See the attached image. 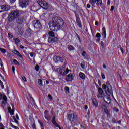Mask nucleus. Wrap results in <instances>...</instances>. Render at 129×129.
Masks as SVG:
<instances>
[{
	"label": "nucleus",
	"mask_w": 129,
	"mask_h": 129,
	"mask_svg": "<svg viewBox=\"0 0 129 129\" xmlns=\"http://www.w3.org/2000/svg\"><path fill=\"white\" fill-rule=\"evenodd\" d=\"M100 45L102 48H104V42L103 41H101Z\"/></svg>",
	"instance_id": "ea45409f"
},
{
	"label": "nucleus",
	"mask_w": 129,
	"mask_h": 129,
	"mask_svg": "<svg viewBox=\"0 0 129 129\" xmlns=\"http://www.w3.org/2000/svg\"><path fill=\"white\" fill-rule=\"evenodd\" d=\"M40 124L41 127H44V124H43V123L40 122Z\"/></svg>",
	"instance_id": "e2e57ef3"
},
{
	"label": "nucleus",
	"mask_w": 129,
	"mask_h": 129,
	"mask_svg": "<svg viewBox=\"0 0 129 129\" xmlns=\"http://www.w3.org/2000/svg\"><path fill=\"white\" fill-rule=\"evenodd\" d=\"M65 90L68 92V93H69V87L68 86L65 87Z\"/></svg>",
	"instance_id": "e433bc0d"
},
{
	"label": "nucleus",
	"mask_w": 129,
	"mask_h": 129,
	"mask_svg": "<svg viewBox=\"0 0 129 129\" xmlns=\"http://www.w3.org/2000/svg\"><path fill=\"white\" fill-rule=\"evenodd\" d=\"M91 7V6L90 5V4H87V7L88 8V9H90V8Z\"/></svg>",
	"instance_id": "13d9d810"
},
{
	"label": "nucleus",
	"mask_w": 129,
	"mask_h": 129,
	"mask_svg": "<svg viewBox=\"0 0 129 129\" xmlns=\"http://www.w3.org/2000/svg\"><path fill=\"white\" fill-rule=\"evenodd\" d=\"M13 53H14V54H15V55H18L19 54V51H18L17 50H13Z\"/></svg>",
	"instance_id": "4c0bfd02"
},
{
	"label": "nucleus",
	"mask_w": 129,
	"mask_h": 129,
	"mask_svg": "<svg viewBox=\"0 0 129 129\" xmlns=\"http://www.w3.org/2000/svg\"><path fill=\"white\" fill-rule=\"evenodd\" d=\"M51 31H58L64 26V20L58 16L52 17V21L48 23Z\"/></svg>",
	"instance_id": "f257e3e1"
},
{
	"label": "nucleus",
	"mask_w": 129,
	"mask_h": 129,
	"mask_svg": "<svg viewBox=\"0 0 129 129\" xmlns=\"http://www.w3.org/2000/svg\"><path fill=\"white\" fill-rule=\"evenodd\" d=\"M102 88L103 89H106L107 88V86L105 84L102 85Z\"/></svg>",
	"instance_id": "c9c22d12"
},
{
	"label": "nucleus",
	"mask_w": 129,
	"mask_h": 129,
	"mask_svg": "<svg viewBox=\"0 0 129 129\" xmlns=\"http://www.w3.org/2000/svg\"><path fill=\"white\" fill-rule=\"evenodd\" d=\"M10 9H11V8L8 5H3L2 6H0V13L6 12L7 11H10Z\"/></svg>",
	"instance_id": "1a4fd4ad"
},
{
	"label": "nucleus",
	"mask_w": 129,
	"mask_h": 129,
	"mask_svg": "<svg viewBox=\"0 0 129 129\" xmlns=\"http://www.w3.org/2000/svg\"><path fill=\"white\" fill-rule=\"evenodd\" d=\"M2 127H4V125H3L2 123H0V128Z\"/></svg>",
	"instance_id": "774afa93"
},
{
	"label": "nucleus",
	"mask_w": 129,
	"mask_h": 129,
	"mask_svg": "<svg viewBox=\"0 0 129 129\" xmlns=\"http://www.w3.org/2000/svg\"><path fill=\"white\" fill-rule=\"evenodd\" d=\"M14 40H15L16 44L20 43V39H19V38H15Z\"/></svg>",
	"instance_id": "2f4dec72"
},
{
	"label": "nucleus",
	"mask_w": 129,
	"mask_h": 129,
	"mask_svg": "<svg viewBox=\"0 0 129 129\" xmlns=\"http://www.w3.org/2000/svg\"><path fill=\"white\" fill-rule=\"evenodd\" d=\"M13 62L15 65H20V63L16 59H14Z\"/></svg>",
	"instance_id": "7c9ffc66"
},
{
	"label": "nucleus",
	"mask_w": 129,
	"mask_h": 129,
	"mask_svg": "<svg viewBox=\"0 0 129 129\" xmlns=\"http://www.w3.org/2000/svg\"><path fill=\"white\" fill-rule=\"evenodd\" d=\"M89 3L92 5V6H94L95 4L98 7L103 5V3H102V0H89Z\"/></svg>",
	"instance_id": "20e7f679"
},
{
	"label": "nucleus",
	"mask_w": 129,
	"mask_h": 129,
	"mask_svg": "<svg viewBox=\"0 0 129 129\" xmlns=\"http://www.w3.org/2000/svg\"><path fill=\"white\" fill-rule=\"evenodd\" d=\"M68 49L69 51H73V50H74V47L71 45H69L68 46Z\"/></svg>",
	"instance_id": "cd10ccee"
},
{
	"label": "nucleus",
	"mask_w": 129,
	"mask_h": 129,
	"mask_svg": "<svg viewBox=\"0 0 129 129\" xmlns=\"http://www.w3.org/2000/svg\"><path fill=\"white\" fill-rule=\"evenodd\" d=\"M66 64H64L61 67V68L58 69H59V72L60 74H61V75L65 76L66 75V74H68V73L69 72V71L71 72V70L68 69V68H67L66 69Z\"/></svg>",
	"instance_id": "7ed1b4c3"
},
{
	"label": "nucleus",
	"mask_w": 129,
	"mask_h": 129,
	"mask_svg": "<svg viewBox=\"0 0 129 129\" xmlns=\"http://www.w3.org/2000/svg\"><path fill=\"white\" fill-rule=\"evenodd\" d=\"M16 22L18 25H22V24L25 22V18L24 17H18L16 20Z\"/></svg>",
	"instance_id": "f8f14e48"
},
{
	"label": "nucleus",
	"mask_w": 129,
	"mask_h": 129,
	"mask_svg": "<svg viewBox=\"0 0 129 129\" xmlns=\"http://www.w3.org/2000/svg\"><path fill=\"white\" fill-rule=\"evenodd\" d=\"M38 4L41 8L45 10H47L49 8V4L46 1L39 0L38 1Z\"/></svg>",
	"instance_id": "39448f33"
},
{
	"label": "nucleus",
	"mask_w": 129,
	"mask_h": 129,
	"mask_svg": "<svg viewBox=\"0 0 129 129\" xmlns=\"http://www.w3.org/2000/svg\"><path fill=\"white\" fill-rule=\"evenodd\" d=\"M98 95L97 96L98 98H101V97H103V90L101 88H98Z\"/></svg>",
	"instance_id": "dca6fc26"
},
{
	"label": "nucleus",
	"mask_w": 129,
	"mask_h": 129,
	"mask_svg": "<svg viewBox=\"0 0 129 129\" xmlns=\"http://www.w3.org/2000/svg\"><path fill=\"white\" fill-rule=\"evenodd\" d=\"M1 88L2 89H4V88H5V87L4 86V84H3V82H2V83H0Z\"/></svg>",
	"instance_id": "de8ad7c7"
},
{
	"label": "nucleus",
	"mask_w": 129,
	"mask_h": 129,
	"mask_svg": "<svg viewBox=\"0 0 129 129\" xmlns=\"http://www.w3.org/2000/svg\"><path fill=\"white\" fill-rule=\"evenodd\" d=\"M0 65L1 68H3V70H4V64H3V61H2V60H0Z\"/></svg>",
	"instance_id": "a19ab883"
},
{
	"label": "nucleus",
	"mask_w": 129,
	"mask_h": 129,
	"mask_svg": "<svg viewBox=\"0 0 129 129\" xmlns=\"http://www.w3.org/2000/svg\"><path fill=\"white\" fill-rule=\"evenodd\" d=\"M10 125L12 126V127H13L14 129H19V127L13 125V124L12 123H10Z\"/></svg>",
	"instance_id": "72a5a7b5"
},
{
	"label": "nucleus",
	"mask_w": 129,
	"mask_h": 129,
	"mask_svg": "<svg viewBox=\"0 0 129 129\" xmlns=\"http://www.w3.org/2000/svg\"><path fill=\"white\" fill-rule=\"evenodd\" d=\"M32 127L33 129H36V124H32Z\"/></svg>",
	"instance_id": "864d4df0"
},
{
	"label": "nucleus",
	"mask_w": 129,
	"mask_h": 129,
	"mask_svg": "<svg viewBox=\"0 0 129 129\" xmlns=\"http://www.w3.org/2000/svg\"><path fill=\"white\" fill-rule=\"evenodd\" d=\"M22 79L23 81H25V82H27V78H26L25 77H22Z\"/></svg>",
	"instance_id": "3c124183"
},
{
	"label": "nucleus",
	"mask_w": 129,
	"mask_h": 129,
	"mask_svg": "<svg viewBox=\"0 0 129 129\" xmlns=\"http://www.w3.org/2000/svg\"><path fill=\"white\" fill-rule=\"evenodd\" d=\"M0 78L2 79L3 81H6V80H5V77L3 76L1 74H0Z\"/></svg>",
	"instance_id": "37998d69"
},
{
	"label": "nucleus",
	"mask_w": 129,
	"mask_h": 129,
	"mask_svg": "<svg viewBox=\"0 0 129 129\" xmlns=\"http://www.w3.org/2000/svg\"><path fill=\"white\" fill-rule=\"evenodd\" d=\"M54 60L55 63H59V62H63L64 59L61 57L55 56L54 57Z\"/></svg>",
	"instance_id": "f3484780"
},
{
	"label": "nucleus",
	"mask_w": 129,
	"mask_h": 129,
	"mask_svg": "<svg viewBox=\"0 0 129 129\" xmlns=\"http://www.w3.org/2000/svg\"><path fill=\"white\" fill-rule=\"evenodd\" d=\"M99 85H100L101 84V82H100V80L98 79V80Z\"/></svg>",
	"instance_id": "69168bd1"
},
{
	"label": "nucleus",
	"mask_w": 129,
	"mask_h": 129,
	"mask_svg": "<svg viewBox=\"0 0 129 129\" xmlns=\"http://www.w3.org/2000/svg\"><path fill=\"white\" fill-rule=\"evenodd\" d=\"M102 36L104 39L106 38V29H105V27H103L102 28Z\"/></svg>",
	"instance_id": "4be33fe9"
},
{
	"label": "nucleus",
	"mask_w": 129,
	"mask_h": 129,
	"mask_svg": "<svg viewBox=\"0 0 129 129\" xmlns=\"http://www.w3.org/2000/svg\"><path fill=\"white\" fill-rule=\"evenodd\" d=\"M79 77L81 78V79H85V74L82 72H80L79 74Z\"/></svg>",
	"instance_id": "b1692460"
},
{
	"label": "nucleus",
	"mask_w": 129,
	"mask_h": 129,
	"mask_svg": "<svg viewBox=\"0 0 129 129\" xmlns=\"http://www.w3.org/2000/svg\"><path fill=\"white\" fill-rule=\"evenodd\" d=\"M90 115V111L88 110V112H87V116H86V117H89V115Z\"/></svg>",
	"instance_id": "8fccbe9b"
},
{
	"label": "nucleus",
	"mask_w": 129,
	"mask_h": 129,
	"mask_svg": "<svg viewBox=\"0 0 129 129\" xmlns=\"http://www.w3.org/2000/svg\"><path fill=\"white\" fill-rule=\"evenodd\" d=\"M58 41H59V39L56 36L48 38V43H50V44L56 43V42H58Z\"/></svg>",
	"instance_id": "ddd939ff"
},
{
	"label": "nucleus",
	"mask_w": 129,
	"mask_h": 129,
	"mask_svg": "<svg viewBox=\"0 0 129 129\" xmlns=\"http://www.w3.org/2000/svg\"><path fill=\"white\" fill-rule=\"evenodd\" d=\"M76 36L78 38L79 42H81V40H80V37H79V35H78V34L76 33Z\"/></svg>",
	"instance_id": "58836bf2"
},
{
	"label": "nucleus",
	"mask_w": 129,
	"mask_h": 129,
	"mask_svg": "<svg viewBox=\"0 0 129 129\" xmlns=\"http://www.w3.org/2000/svg\"><path fill=\"white\" fill-rule=\"evenodd\" d=\"M68 119L69 121H71V122H73V121L76 119V116H75V115L73 113L69 114L68 115Z\"/></svg>",
	"instance_id": "9b49d317"
},
{
	"label": "nucleus",
	"mask_w": 129,
	"mask_h": 129,
	"mask_svg": "<svg viewBox=\"0 0 129 129\" xmlns=\"http://www.w3.org/2000/svg\"><path fill=\"white\" fill-rule=\"evenodd\" d=\"M114 109L116 112H118V111H119L117 108H115Z\"/></svg>",
	"instance_id": "6e6d98bb"
},
{
	"label": "nucleus",
	"mask_w": 129,
	"mask_h": 129,
	"mask_svg": "<svg viewBox=\"0 0 129 129\" xmlns=\"http://www.w3.org/2000/svg\"><path fill=\"white\" fill-rule=\"evenodd\" d=\"M66 79L67 82H69V81H72V80H73V75L72 74L70 73L67 75Z\"/></svg>",
	"instance_id": "a211bd4d"
},
{
	"label": "nucleus",
	"mask_w": 129,
	"mask_h": 129,
	"mask_svg": "<svg viewBox=\"0 0 129 129\" xmlns=\"http://www.w3.org/2000/svg\"><path fill=\"white\" fill-rule=\"evenodd\" d=\"M38 82L40 85H43V81L41 79H39L38 80Z\"/></svg>",
	"instance_id": "c756f323"
},
{
	"label": "nucleus",
	"mask_w": 129,
	"mask_h": 129,
	"mask_svg": "<svg viewBox=\"0 0 129 129\" xmlns=\"http://www.w3.org/2000/svg\"><path fill=\"white\" fill-rule=\"evenodd\" d=\"M19 5L21 8H26L29 5V0H19Z\"/></svg>",
	"instance_id": "423d86ee"
},
{
	"label": "nucleus",
	"mask_w": 129,
	"mask_h": 129,
	"mask_svg": "<svg viewBox=\"0 0 129 129\" xmlns=\"http://www.w3.org/2000/svg\"><path fill=\"white\" fill-rule=\"evenodd\" d=\"M20 49H24V48H25V47H24V46H23V45H20Z\"/></svg>",
	"instance_id": "338daca9"
},
{
	"label": "nucleus",
	"mask_w": 129,
	"mask_h": 129,
	"mask_svg": "<svg viewBox=\"0 0 129 129\" xmlns=\"http://www.w3.org/2000/svg\"><path fill=\"white\" fill-rule=\"evenodd\" d=\"M48 97L50 100H52V99H53V98H52V96L51 95L48 94Z\"/></svg>",
	"instance_id": "09e8293b"
},
{
	"label": "nucleus",
	"mask_w": 129,
	"mask_h": 129,
	"mask_svg": "<svg viewBox=\"0 0 129 129\" xmlns=\"http://www.w3.org/2000/svg\"><path fill=\"white\" fill-rule=\"evenodd\" d=\"M48 35H49V36H50L49 37H55V33H54V32H53V31H49L48 32Z\"/></svg>",
	"instance_id": "bb28decb"
},
{
	"label": "nucleus",
	"mask_w": 129,
	"mask_h": 129,
	"mask_svg": "<svg viewBox=\"0 0 129 129\" xmlns=\"http://www.w3.org/2000/svg\"><path fill=\"white\" fill-rule=\"evenodd\" d=\"M101 76H102V78L103 79H105V75H104V74L102 73V74H101Z\"/></svg>",
	"instance_id": "a18cd8bd"
},
{
	"label": "nucleus",
	"mask_w": 129,
	"mask_h": 129,
	"mask_svg": "<svg viewBox=\"0 0 129 129\" xmlns=\"http://www.w3.org/2000/svg\"><path fill=\"white\" fill-rule=\"evenodd\" d=\"M39 69H40V67H39V65L37 64L35 66V70H36V71H39Z\"/></svg>",
	"instance_id": "f704fd0d"
},
{
	"label": "nucleus",
	"mask_w": 129,
	"mask_h": 129,
	"mask_svg": "<svg viewBox=\"0 0 129 129\" xmlns=\"http://www.w3.org/2000/svg\"><path fill=\"white\" fill-rule=\"evenodd\" d=\"M96 37L97 39H96V42L97 43H99L100 42V38H101V34L100 33H97L96 34Z\"/></svg>",
	"instance_id": "412c9836"
},
{
	"label": "nucleus",
	"mask_w": 129,
	"mask_h": 129,
	"mask_svg": "<svg viewBox=\"0 0 129 129\" xmlns=\"http://www.w3.org/2000/svg\"><path fill=\"white\" fill-rule=\"evenodd\" d=\"M120 50H121L122 54H124V51L123 50V48H120Z\"/></svg>",
	"instance_id": "bf43d9fd"
},
{
	"label": "nucleus",
	"mask_w": 129,
	"mask_h": 129,
	"mask_svg": "<svg viewBox=\"0 0 129 129\" xmlns=\"http://www.w3.org/2000/svg\"><path fill=\"white\" fill-rule=\"evenodd\" d=\"M81 68H82L83 69H84V68H85V63L82 62V63L81 64Z\"/></svg>",
	"instance_id": "473e14b6"
},
{
	"label": "nucleus",
	"mask_w": 129,
	"mask_h": 129,
	"mask_svg": "<svg viewBox=\"0 0 129 129\" xmlns=\"http://www.w3.org/2000/svg\"><path fill=\"white\" fill-rule=\"evenodd\" d=\"M30 97V99H31V100H32V103L33 104H35V100H34V99L33 98V97Z\"/></svg>",
	"instance_id": "c03bdc74"
},
{
	"label": "nucleus",
	"mask_w": 129,
	"mask_h": 129,
	"mask_svg": "<svg viewBox=\"0 0 129 129\" xmlns=\"http://www.w3.org/2000/svg\"><path fill=\"white\" fill-rule=\"evenodd\" d=\"M3 101H2V104H4L5 103H7V96H4L3 97Z\"/></svg>",
	"instance_id": "a878e982"
},
{
	"label": "nucleus",
	"mask_w": 129,
	"mask_h": 129,
	"mask_svg": "<svg viewBox=\"0 0 129 129\" xmlns=\"http://www.w3.org/2000/svg\"><path fill=\"white\" fill-rule=\"evenodd\" d=\"M0 51H1V52H2L3 54H5V53L7 52V50H6L5 49L2 48H0Z\"/></svg>",
	"instance_id": "c85d7f7f"
},
{
	"label": "nucleus",
	"mask_w": 129,
	"mask_h": 129,
	"mask_svg": "<svg viewBox=\"0 0 129 129\" xmlns=\"http://www.w3.org/2000/svg\"><path fill=\"white\" fill-rule=\"evenodd\" d=\"M76 21L77 26H78L81 29V28H82V24L81 23V21L80 20L79 16L76 15Z\"/></svg>",
	"instance_id": "2eb2a0df"
},
{
	"label": "nucleus",
	"mask_w": 129,
	"mask_h": 129,
	"mask_svg": "<svg viewBox=\"0 0 129 129\" xmlns=\"http://www.w3.org/2000/svg\"><path fill=\"white\" fill-rule=\"evenodd\" d=\"M44 117L47 119V120H49V112L48 110H46L44 112Z\"/></svg>",
	"instance_id": "5701e85b"
},
{
	"label": "nucleus",
	"mask_w": 129,
	"mask_h": 129,
	"mask_svg": "<svg viewBox=\"0 0 129 129\" xmlns=\"http://www.w3.org/2000/svg\"><path fill=\"white\" fill-rule=\"evenodd\" d=\"M85 55H86V52L83 51V52L82 53V56H83V57H85Z\"/></svg>",
	"instance_id": "79ce46f5"
},
{
	"label": "nucleus",
	"mask_w": 129,
	"mask_h": 129,
	"mask_svg": "<svg viewBox=\"0 0 129 129\" xmlns=\"http://www.w3.org/2000/svg\"><path fill=\"white\" fill-rule=\"evenodd\" d=\"M33 25L35 29H42V24H41V22L39 20H34L33 21Z\"/></svg>",
	"instance_id": "0eeeda50"
},
{
	"label": "nucleus",
	"mask_w": 129,
	"mask_h": 129,
	"mask_svg": "<svg viewBox=\"0 0 129 129\" xmlns=\"http://www.w3.org/2000/svg\"><path fill=\"white\" fill-rule=\"evenodd\" d=\"M107 96H104V100L105 102L107 103H110L111 102V99H110V94L109 93H107Z\"/></svg>",
	"instance_id": "4468645a"
},
{
	"label": "nucleus",
	"mask_w": 129,
	"mask_h": 129,
	"mask_svg": "<svg viewBox=\"0 0 129 129\" xmlns=\"http://www.w3.org/2000/svg\"><path fill=\"white\" fill-rule=\"evenodd\" d=\"M92 103L93 104L95 105L96 107H97V106H98V103L97 102V101L95 99H92Z\"/></svg>",
	"instance_id": "393cba45"
},
{
	"label": "nucleus",
	"mask_w": 129,
	"mask_h": 129,
	"mask_svg": "<svg viewBox=\"0 0 129 129\" xmlns=\"http://www.w3.org/2000/svg\"><path fill=\"white\" fill-rule=\"evenodd\" d=\"M30 57H31L32 58H33V57H34V52H31V53H30Z\"/></svg>",
	"instance_id": "603ef678"
},
{
	"label": "nucleus",
	"mask_w": 129,
	"mask_h": 129,
	"mask_svg": "<svg viewBox=\"0 0 129 129\" xmlns=\"http://www.w3.org/2000/svg\"><path fill=\"white\" fill-rule=\"evenodd\" d=\"M12 118L13 119V120L15 121L17 124H19V121L20 120V118H19V116L18 115V114H16L15 116H13L12 117Z\"/></svg>",
	"instance_id": "aec40b11"
},
{
	"label": "nucleus",
	"mask_w": 129,
	"mask_h": 129,
	"mask_svg": "<svg viewBox=\"0 0 129 129\" xmlns=\"http://www.w3.org/2000/svg\"><path fill=\"white\" fill-rule=\"evenodd\" d=\"M20 17V10H16L12 11L8 15V22L11 23L14 20Z\"/></svg>",
	"instance_id": "f03ea898"
},
{
	"label": "nucleus",
	"mask_w": 129,
	"mask_h": 129,
	"mask_svg": "<svg viewBox=\"0 0 129 129\" xmlns=\"http://www.w3.org/2000/svg\"><path fill=\"white\" fill-rule=\"evenodd\" d=\"M52 122L54 124V125H55V126H56V127H59V129H61V127H60V126H59V124H58V123L56 122V117H55V116H54L52 118Z\"/></svg>",
	"instance_id": "6ab92c4d"
},
{
	"label": "nucleus",
	"mask_w": 129,
	"mask_h": 129,
	"mask_svg": "<svg viewBox=\"0 0 129 129\" xmlns=\"http://www.w3.org/2000/svg\"><path fill=\"white\" fill-rule=\"evenodd\" d=\"M114 10V6H112L111 7V11H113V10Z\"/></svg>",
	"instance_id": "052dcab7"
},
{
	"label": "nucleus",
	"mask_w": 129,
	"mask_h": 129,
	"mask_svg": "<svg viewBox=\"0 0 129 129\" xmlns=\"http://www.w3.org/2000/svg\"><path fill=\"white\" fill-rule=\"evenodd\" d=\"M8 111H9V112H10L11 115H14V112H13V111H11V112L10 111V108H8Z\"/></svg>",
	"instance_id": "5fc2aeb1"
},
{
	"label": "nucleus",
	"mask_w": 129,
	"mask_h": 129,
	"mask_svg": "<svg viewBox=\"0 0 129 129\" xmlns=\"http://www.w3.org/2000/svg\"><path fill=\"white\" fill-rule=\"evenodd\" d=\"M11 4H13L16 2V0H10Z\"/></svg>",
	"instance_id": "680f3d73"
},
{
	"label": "nucleus",
	"mask_w": 129,
	"mask_h": 129,
	"mask_svg": "<svg viewBox=\"0 0 129 129\" xmlns=\"http://www.w3.org/2000/svg\"><path fill=\"white\" fill-rule=\"evenodd\" d=\"M73 12H74V13L75 14L76 18V16H78V15H77V14L76 13V11L74 10V11H73Z\"/></svg>",
	"instance_id": "0e129e2a"
},
{
	"label": "nucleus",
	"mask_w": 129,
	"mask_h": 129,
	"mask_svg": "<svg viewBox=\"0 0 129 129\" xmlns=\"http://www.w3.org/2000/svg\"><path fill=\"white\" fill-rule=\"evenodd\" d=\"M102 110L103 111L105 112L107 114L108 117H110V111L108 110L107 107L105 105H102Z\"/></svg>",
	"instance_id": "9d476101"
},
{
	"label": "nucleus",
	"mask_w": 129,
	"mask_h": 129,
	"mask_svg": "<svg viewBox=\"0 0 129 129\" xmlns=\"http://www.w3.org/2000/svg\"><path fill=\"white\" fill-rule=\"evenodd\" d=\"M17 56L18 57H20V58H23V55L20 54V52H19L18 54H17Z\"/></svg>",
	"instance_id": "49530a36"
},
{
	"label": "nucleus",
	"mask_w": 129,
	"mask_h": 129,
	"mask_svg": "<svg viewBox=\"0 0 129 129\" xmlns=\"http://www.w3.org/2000/svg\"><path fill=\"white\" fill-rule=\"evenodd\" d=\"M107 86V92L106 93H110V94H112V96L113 97V94H112V88H111V85H110V83L109 81H107L106 83Z\"/></svg>",
	"instance_id": "6e6552de"
},
{
	"label": "nucleus",
	"mask_w": 129,
	"mask_h": 129,
	"mask_svg": "<svg viewBox=\"0 0 129 129\" xmlns=\"http://www.w3.org/2000/svg\"><path fill=\"white\" fill-rule=\"evenodd\" d=\"M12 71H13V73L15 74V67L14 66H12Z\"/></svg>",
	"instance_id": "4d7b16f0"
}]
</instances>
